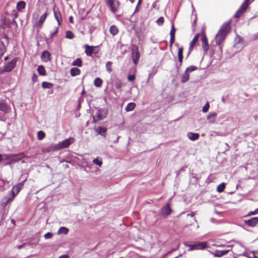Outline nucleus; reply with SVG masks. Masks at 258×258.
Returning <instances> with one entry per match:
<instances>
[{
	"instance_id": "obj_5",
	"label": "nucleus",
	"mask_w": 258,
	"mask_h": 258,
	"mask_svg": "<svg viewBox=\"0 0 258 258\" xmlns=\"http://www.w3.org/2000/svg\"><path fill=\"white\" fill-rule=\"evenodd\" d=\"M84 47L85 48V53L87 56H91L93 54H97L100 50L98 46H90L88 44H85Z\"/></svg>"
},
{
	"instance_id": "obj_47",
	"label": "nucleus",
	"mask_w": 258,
	"mask_h": 258,
	"mask_svg": "<svg viewBox=\"0 0 258 258\" xmlns=\"http://www.w3.org/2000/svg\"><path fill=\"white\" fill-rule=\"evenodd\" d=\"M183 50L182 47H180L178 49V57H183Z\"/></svg>"
},
{
	"instance_id": "obj_44",
	"label": "nucleus",
	"mask_w": 258,
	"mask_h": 258,
	"mask_svg": "<svg viewBox=\"0 0 258 258\" xmlns=\"http://www.w3.org/2000/svg\"><path fill=\"white\" fill-rule=\"evenodd\" d=\"M164 22V19L163 17H159L156 21L157 24L159 26H161L163 25Z\"/></svg>"
},
{
	"instance_id": "obj_63",
	"label": "nucleus",
	"mask_w": 258,
	"mask_h": 258,
	"mask_svg": "<svg viewBox=\"0 0 258 258\" xmlns=\"http://www.w3.org/2000/svg\"><path fill=\"white\" fill-rule=\"evenodd\" d=\"M142 1V0H139V1H138V5H141Z\"/></svg>"
},
{
	"instance_id": "obj_36",
	"label": "nucleus",
	"mask_w": 258,
	"mask_h": 258,
	"mask_svg": "<svg viewBox=\"0 0 258 258\" xmlns=\"http://www.w3.org/2000/svg\"><path fill=\"white\" fill-rule=\"evenodd\" d=\"M94 84L97 87H100L102 84V80L99 78H97L94 81Z\"/></svg>"
},
{
	"instance_id": "obj_19",
	"label": "nucleus",
	"mask_w": 258,
	"mask_h": 258,
	"mask_svg": "<svg viewBox=\"0 0 258 258\" xmlns=\"http://www.w3.org/2000/svg\"><path fill=\"white\" fill-rule=\"evenodd\" d=\"M230 250L231 249H227L223 250H217L213 253V255L215 257H221L228 253Z\"/></svg>"
},
{
	"instance_id": "obj_38",
	"label": "nucleus",
	"mask_w": 258,
	"mask_h": 258,
	"mask_svg": "<svg viewBox=\"0 0 258 258\" xmlns=\"http://www.w3.org/2000/svg\"><path fill=\"white\" fill-rule=\"evenodd\" d=\"M225 188V184L224 182H223L217 186V191L219 192H221L223 191Z\"/></svg>"
},
{
	"instance_id": "obj_55",
	"label": "nucleus",
	"mask_w": 258,
	"mask_h": 258,
	"mask_svg": "<svg viewBox=\"0 0 258 258\" xmlns=\"http://www.w3.org/2000/svg\"><path fill=\"white\" fill-rule=\"evenodd\" d=\"M178 61L180 63L179 64V67H181V64H182V59H183V57H178Z\"/></svg>"
},
{
	"instance_id": "obj_13",
	"label": "nucleus",
	"mask_w": 258,
	"mask_h": 258,
	"mask_svg": "<svg viewBox=\"0 0 258 258\" xmlns=\"http://www.w3.org/2000/svg\"><path fill=\"white\" fill-rule=\"evenodd\" d=\"M53 11L54 15V17L56 20L57 21L58 23V25L59 26L61 25L62 22V17L60 12L58 8H56L55 6L53 7Z\"/></svg>"
},
{
	"instance_id": "obj_3",
	"label": "nucleus",
	"mask_w": 258,
	"mask_h": 258,
	"mask_svg": "<svg viewBox=\"0 0 258 258\" xmlns=\"http://www.w3.org/2000/svg\"><path fill=\"white\" fill-rule=\"evenodd\" d=\"M18 60L17 57L13 59L11 61L6 63L3 67L0 68V73L5 74L6 73L11 72L15 68L17 61Z\"/></svg>"
},
{
	"instance_id": "obj_4",
	"label": "nucleus",
	"mask_w": 258,
	"mask_h": 258,
	"mask_svg": "<svg viewBox=\"0 0 258 258\" xmlns=\"http://www.w3.org/2000/svg\"><path fill=\"white\" fill-rule=\"evenodd\" d=\"M108 111L105 108L98 110L95 114V117H93V122L103 120L107 115Z\"/></svg>"
},
{
	"instance_id": "obj_39",
	"label": "nucleus",
	"mask_w": 258,
	"mask_h": 258,
	"mask_svg": "<svg viewBox=\"0 0 258 258\" xmlns=\"http://www.w3.org/2000/svg\"><path fill=\"white\" fill-rule=\"evenodd\" d=\"M112 64V62L111 61H108L106 63L105 67L106 71L109 73H111L112 71V70L111 69Z\"/></svg>"
},
{
	"instance_id": "obj_34",
	"label": "nucleus",
	"mask_w": 258,
	"mask_h": 258,
	"mask_svg": "<svg viewBox=\"0 0 258 258\" xmlns=\"http://www.w3.org/2000/svg\"><path fill=\"white\" fill-rule=\"evenodd\" d=\"M37 71L40 75L45 76L46 75V71L44 67L42 66H39L37 68Z\"/></svg>"
},
{
	"instance_id": "obj_57",
	"label": "nucleus",
	"mask_w": 258,
	"mask_h": 258,
	"mask_svg": "<svg viewBox=\"0 0 258 258\" xmlns=\"http://www.w3.org/2000/svg\"><path fill=\"white\" fill-rule=\"evenodd\" d=\"M69 21L72 24H73L74 23V21H73V16H70L69 17Z\"/></svg>"
},
{
	"instance_id": "obj_28",
	"label": "nucleus",
	"mask_w": 258,
	"mask_h": 258,
	"mask_svg": "<svg viewBox=\"0 0 258 258\" xmlns=\"http://www.w3.org/2000/svg\"><path fill=\"white\" fill-rule=\"evenodd\" d=\"M136 107V104L134 102H131L127 104L126 106L125 107V110L126 111H133Z\"/></svg>"
},
{
	"instance_id": "obj_7",
	"label": "nucleus",
	"mask_w": 258,
	"mask_h": 258,
	"mask_svg": "<svg viewBox=\"0 0 258 258\" xmlns=\"http://www.w3.org/2000/svg\"><path fill=\"white\" fill-rule=\"evenodd\" d=\"M107 5L110 8L111 11L114 13L118 11L119 2L117 0H107Z\"/></svg>"
},
{
	"instance_id": "obj_16",
	"label": "nucleus",
	"mask_w": 258,
	"mask_h": 258,
	"mask_svg": "<svg viewBox=\"0 0 258 258\" xmlns=\"http://www.w3.org/2000/svg\"><path fill=\"white\" fill-rule=\"evenodd\" d=\"M201 40L202 48L205 50V51H207L209 48V46L208 42V39L206 35L204 34L202 36Z\"/></svg>"
},
{
	"instance_id": "obj_2",
	"label": "nucleus",
	"mask_w": 258,
	"mask_h": 258,
	"mask_svg": "<svg viewBox=\"0 0 258 258\" xmlns=\"http://www.w3.org/2000/svg\"><path fill=\"white\" fill-rule=\"evenodd\" d=\"M25 156L23 152L19 153L18 154H4V160L8 161L7 164L10 165L16 162H19Z\"/></svg>"
},
{
	"instance_id": "obj_14",
	"label": "nucleus",
	"mask_w": 258,
	"mask_h": 258,
	"mask_svg": "<svg viewBox=\"0 0 258 258\" xmlns=\"http://www.w3.org/2000/svg\"><path fill=\"white\" fill-rule=\"evenodd\" d=\"M246 225L249 227H254L258 226V217H255L249 220H244Z\"/></svg>"
},
{
	"instance_id": "obj_61",
	"label": "nucleus",
	"mask_w": 258,
	"mask_h": 258,
	"mask_svg": "<svg viewBox=\"0 0 258 258\" xmlns=\"http://www.w3.org/2000/svg\"><path fill=\"white\" fill-rule=\"evenodd\" d=\"M2 160H4L3 155L0 154V162Z\"/></svg>"
},
{
	"instance_id": "obj_41",
	"label": "nucleus",
	"mask_w": 258,
	"mask_h": 258,
	"mask_svg": "<svg viewBox=\"0 0 258 258\" xmlns=\"http://www.w3.org/2000/svg\"><path fill=\"white\" fill-rule=\"evenodd\" d=\"M66 37L68 39H72L74 37V35L71 31L68 30L66 32Z\"/></svg>"
},
{
	"instance_id": "obj_48",
	"label": "nucleus",
	"mask_w": 258,
	"mask_h": 258,
	"mask_svg": "<svg viewBox=\"0 0 258 258\" xmlns=\"http://www.w3.org/2000/svg\"><path fill=\"white\" fill-rule=\"evenodd\" d=\"M53 234L51 232H47L44 235L45 239H50L52 238Z\"/></svg>"
},
{
	"instance_id": "obj_53",
	"label": "nucleus",
	"mask_w": 258,
	"mask_h": 258,
	"mask_svg": "<svg viewBox=\"0 0 258 258\" xmlns=\"http://www.w3.org/2000/svg\"><path fill=\"white\" fill-rule=\"evenodd\" d=\"M252 253L254 258H258V251H254Z\"/></svg>"
},
{
	"instance_id": "obj_29",
	"label": "nucleus",
	"mask_w": 258,
	"mask_h": 258,
	"mask_svg": "<svg viewBox=\"0 0 258 258\" xmlns=\"http://www.w3.org/2000/svg\"><path fill=\"white\" fill-rule=\"evenodd\" d=\"M26 7V3L24 1H19L17 5V9L18 11H21L22 9H25Z\"/></svg>"
},
{
	"instance_id": "obj_50",
	"label": "nucleus",
	"mask_w": 258,
	"mask_h": 258,
	"mask_svg": "<svg viewBox=\"0 0 258 258\" xmlns=\"http://www.w3.org/2000/svg\"><path fill=\"white\" fill-rule=\"evenodd\" d=\"M37 75L36 74H34L32 77V80L33 82H36L37 81Z\"/></svg>"
},
{
	"instance_id": "obj_51",
	"label": "nucleus",
	"mask_w": 258,
	"mask_h": 258,
	"mask_svg": "<svg viewBox=\"0 0 258 258\" xmlns=\"http://www.w3.org/2000/svg\"><path fill=\"white\" fill-rule=\"evenodd\" d=\"M27 177H26L25 178V180H23L21 182L17 184L19 186H20L21 188H23L24 185V183L25 182H26V181L27 180Z\"/></svg>"
},
{
	"instance_id": "obj_43",
	"label": "nucleus",
	"mask_w": 258,
	"mask_h": 258,
	"mask_svg": "<svg viewBox=\"0 0 258 258\" xmlns=\"http://www.w3.org/2000/svg\"><path fill=\"white\" fill-rule=\"evenodd\" d=\"M58 27H55L54 30L50 33V36L51 38L53 37L58 32Z\"/></svg>"
},
{
	"instance_id": "obj_37",
	"label": "nucleus",
	"mask_w": 258,
	"mask_h": 258,
	"mask_svg": "<svg viewBox=\"0 0 258 258\" xmlns=\"http://www.w3.org/2000/svg\"><path fill=\"white\" fill-rule=\"evenodd\" d=\"M48 15V14L47 12H45L43 15H42L39 20V24L41 25L43 24V23H44V21L45 20L47 16Z\"/></svg>"
},
{
	"instance_id": "obj_46",
	"label": "nucleus",
	"mask_w": 258,
	"mask_h": 258,
	"mask_svg": "<svg viewBox=\"0 0 258 258\" xmlns=\"http://www.w3.org/2000/svg\"><path fill=\"white\" fill-rule=\"evenodd\" d=\"M209 107H210V105H209V103L208 102L206 103V104L203 106V108H202V111L203 112H207L209 109Z\"/></svg>"
},
{
	"instance_id": "obj_35",
	"label": "nucleus",
	"mask_w": 258,
	"mask_h": 258,
	"mask_svg": "<svg viewBox=\"0 0 258 258\" xmlns=\"http://www.w3.org/2000/svg\"><path fill=\"white\" fill-rule=\"evenodd\" d=\"M72 65L73 66L81 67L82 65V60L81 58H78L72 62Z\"/></svg>"
},
{
	"instance_id": "obj_25",
	"label": "nucleus",
	"mask_w": 258,
	"mask_h": 258,
	"mask_svg": "<svg viewBox=\"0 0 258 258\" xmlns=\"http://www.w3.org/2000/svg\"><path fill=\"white\" fill-rule=\"evenodd\" d=\"M96 131L98 132V134L105 137L107 128L104 127L100 126L96 129Z\"/></svg>"
},
{
	"instance_id": "obj_24",
	"label": "nucleus",
	"mask_w": 258,
	"mask_h": 258,
	"mask_svg": "<svg viewBox=\"0 0 258 258\" xmlns=\"http://www.w3.org/2000/svg\"><path fill=\"white\" fill-rule=\"evenodd\" d=\"M81 73V71L80 69L77 68H72L70 70L71 75L73 77H75L78 75H79Z\"/></svg>"
},
{
	"instance_id": "obj_54",
	"label": "nucleus",
	"mask_w": 258,
	"mask_h": 258,
	"mask_svg": "<svg viewBox=\"0 0 258 258\" xmlns=\"http://www.w3.org/2000/svg\"><path fill=\"white\" fill-rule=\"evenodd\" d=\"M25 243H23V244L17 245V248L19 249H20L24 247Z\"/></svg>"
},
{
	"instance_id": "obj_52",
	"label": "nucleus",
	"mask_w": 258,
	"mask_h": 258,
	"mask_svg": "<svg viewBox=\"0 0 258 258\" xmlns=\"http://www.w3.org/2000/svg\"><path fill=\"white\" fill-rule=\"evenodd\" d=\"M11 15H12V16L13 17V18L14 19L18 17V14H17V13L16 11V10H13V13Z\"/></svg>"
},
{
	"instance_id": "obj_18",
	"label": "nucleus",
	"mask_w": 258,
	"mask_h": 258,
	"mask_svg": "<svg viewBox=\"0 0 258 258\" xmlns=\"http://www.w3.org/2000/svg\"><path fill=\"white\" fill-rule=\"evenodd\" d=\"M175 28L174 27V26L173 24H172L171 29L170 32V46H171L173 44L175 40Z\"/></svg>"
},
{
	"instance_id": "obj_33",
	"label": "nucleus",
	"mask_w": 258,
	"mask_h": 258,
	"mask_svg": "<svg viewBox=\"0 0 258 258\" xmlns=\"http://www.w3.org/2000/svg\"><path fill=\"white\" fill-rule=\"evenodd\" d=\"M53 87V84L50 82H43L42 83V87L44 89H51Z\"/></svg>"
},
{
	"instance_id": "obj_27",
	"label": "nucleus",
	"mask_w": 258,
	"mask_h": 258,
	"mask_svg": "<svg viewBox=\"0 0 258 258\" xmlns=\"http://www.w3.org/2000/svg\"><path fill=\"white\" fill-rule=\"evenodd\" d=\"M189 73L186 71H185L181 76V82L182 83L186 82L189 80Z\"/></svg>"
},
{
	"instance_id": "obj_22",
	"label": "nucleus",
	"mask_w": 258,
	"mask_h": 258,
	"mask_svg": "<svg viewBox=\"0 0 258 258\" xmlns=\"http://www.w3.org/2000/svg\"><path fill=\"white\" fill-rule=\"evenodd\" d=\"M217 114L216 112H210L207 116V119L209 120L211 123H214Z\"/></svg>"
},
{
	"instance_id": "obj_20",
	"label": "nucleus",
	"mask_w": 258,
	"mask_h": 258,
	"mask_svg": "<svg viewBox=\"0 0 258 258\" xmlns=\"http://www.w3.org/2000/svg\"><path fill=\"white\" fill-rule=\"evenodd\" d=\"M200 36V34H197L196 36L194 37L193 39L190 43V46L189 47V53H190L193 49L194 46L198 40L199 37Z\"/></svg>"
},
{
	"instance_id": "obj_31",
	"label": "nucleus",
	"mask_w": 258,
	"mask_h": 258,
	"mask_svg": "<svg viewBox=\"0 0 258 258\" xmlns=\"http://www.w3.org/2000/svg\"><path fill=\"white\" fill-rule=\"evenodd\" d=\"M109 31L113 35H116L118 32V29L117 27L115 25H112L109 29Z\"/></svg>"
},
{
	"instance_id": "obj_17",
	"label": "nucleus",
	"mask_w": 258,
	"mask_h": 258,
	"mask_svg": "<svg viewBox=\"0 0 258 258\" xmlns=\"http://www.w3.org/2000/svg\"><path fill=\"white\" fill-rule=\"evenodd\" d=\"M58 148L57 144L51 145L47 148H44L42 149L43 153L50 152L56 150H58Z\"/></svg>"
},
{
	"instance_id": "obj_26",
	"label": "nucleus",
	"mask_w": 258,
	"mask_h": 258,
	"mask_svg": "<svg viewBox=\"0 0 258 258\" xmlns=\"http://www.w3.org/2000/svg\"><path fill=\"white\" fill-rule=\"evenodd\" d=\"M41 57L44 61L46 62L48 60H50V54L49 52L47 51H44L42 54Z\"/></svg>"
},
{
	"instance_id": "obj_60",
	"label": "nucleus",
	"mask_w": 258,
	"mask_h": 258,
	"mask_svg": "<svg viewBox=\"0 0 258 258\" xmlns=\"http://www.w3.org/2000/svg\"><path fill=\"white\" fill-rule=\"evenodd\" d=\"M139 6H140V5H138V4H137V7H136V10H135V12H138V11H139Z\"/></svg>"
},
{
	"instance_id": "obj_15",
	"label": "nucleus",
	"mask_w": 258,
	"mask_h": 258,
	"mask_svg": "<svg viewBox=\"0 0 258 258\" xmlns=\"http://www.w3.org/2000/svg\"><path fill=\"white\" fill-rule=\"evenodd\" d=\"M10 109V106L4 100H0V111L6 114Z\"/></svg>"
},
{
	"instance_id": "obj_9",
	"label": "nucleus",
	"mask_w": 258,
	"mask_h": 258,
	"mask_svg": "<svg viewBox=\"0 0 258 258\" xmlns=\"http://www.w3.org/2000/svg\"><path fill=\"white\" fill-rule=\"evenodd\" d=\"M74 139L73 138L71 137L62 141V142H59L57 144L58 149L60 150L61 149L68 147L71 144H73L74 142Z\"/></svg>"
},
{
	"instance_id": "obj_21",
	"label": "nucleus",
	"mask_w": 258,
	"mask_h": 258,
	"mask_svg": "<svg viewBox=\"0 0 258 258\" xmlns=\"http://www.w3.org/2000/svg\"><path fill=\"white\" fill-rule=\"evenodd\" d=\"M187 136L189 139L193 141L198 140L200 137V135L198 133L191 132L188 133Z\"/></svg>"
},
{
	"instance_id": "obj_6",
	"label": "nucleus",
	"mask_w": 258,
	"mask_h": 258,
	"mask_svg": "<svg viewBox=\"0 0 258 258\" xmlns=\"http://www.w3.org/2000/svg\"><path fill=\"white\" fill-rule=\"evenodd\" d=\"M185 245L190 247V250L194 249H204L207 246L206 243L205 242H196L193 244H185Z\"/></svg>"
},
{
	"instance_id": "obj_10",
	"label": "nucleus",
	"mask_w": 258,
	"mask_h": 258,
	"mask_svg": "<svg viewBox=\"0 0 258 258\" xmlns=\"http://www.w3.org/2000/svg\"><path fill=\"white\" fill-rule=\"evenodd\" d=\"M15 198V195H12L10 192L6 197H4L1 203V206L5 208L8 204L11 203Z\"/></svg>"
},
{
	"instance_id": "obj_30",
	"label": "nucleus",
	"mask_w": 258,
	"mask_h": 258,
	"mask_svg": "<svg viewBox=\"0 0 258 258\" xmlns=\"http://www.w3.org/2000/svg\"><path fill=\"white\" fill-rule=\"evenodd\" d=\"M6 51V48L3 42L0 40V58Z\"/></svg>"
},
{
	"instance_id": "obj_56",
	"label": "nucleus",
	"mask_w": 258,
	"mask_h": 258,
	"mask_svg": "<svg viewBox=\"0 0 258 258\" xmlns=\"http://www.w3.org/2000/svg\"><path fill=\"white\" fill-rule=\"evenodd\" d=\"M255 214H256L255 211L254 210V211H251V212H249L247 215L250 216L251 215H255Z\"/></svg>"
},
{
	"instance_id": "obj_59",
	"label": "nucleus",
	"mask_w": 258,
	"mask_h": 258,
	"mask_svg": "<svg viewBox=\"0 0 258 258\" xmlns=\"http://www.w3.org/2000/svg\"><path fill=\"white\" fill-rule=\"evenodd\" d=\"M154 75V74H153V75ZM152 76H153V75L152 74H150L149 75L148 79V81H147L148 82L149 81L150 79L152 77Z\"/></svg>"
},
{
	"instance_id": "obj_58",
	"label": "nucleus",
	"mask_w": 258,
	"mask_h": 258,
	"mask_svg": "<svg viewBox=\"0 0 258 258\" xmlns=\"http://www.w3.org/2000/svg\"><path fill=\"white\" fill-rule=\"evenodd\" d=\"M58 258H69V256L67 254H64L60 256Z\"/></svg>"
},
{
	"instance_id": "obj_8",
	"label": "nucleus",
	"mask_w": 258,
	"mask_h": 258,
	"mask_svg": "<svg viewBox=\"0 0 258 258\" xmlns=\"http://www.w3.org/2000/svg\"><path fill=\"white\" fill-rule=\"evenodd\" d=\"M131 51L134 62L135 64H137L140 57V54L138 50V47L135 45H133Z\"/></svg>"
},
{
	"instance_id": "obj_40",
	"label": "nucleus",
	"mask_w": 258,
	"mask_h": 258,
	"mask_svg": "<svg viewBox=\"0 0 258 258\" xmlns=\"http://www.w3.org/2000/svg\"><path fill=\"white\" fill-rule=\"evenodd\" d=\"M45 137V133L42 131H39L37 133V137L39 140H42Z\"/></svg>"
},
{
	"instance_id": "obj_11",
	"label": "nucleus",
	"mask_w": 258,
	"mask_h": 258,
	"mask_svg": "<svg viewBox=\"0 0 258 258\" xmlns=\"http://www.w3.org/2000/svg\"><path fill=\"white\" fill-rule=\"evenodd\" d=\"M249 5V2H244L240 8L237 11L236 14H235V17L238 18L239 17L243 12H244L247 9L248 6Z\"/></svg>"
},
{
	"instance_id": "obj_12",
	"label": "nucleus",
	"mask_w": 258,
	"mask_h": 258,
	"mask_svg": "<svg viewBox=\"0 0 258 258\" xmlns=\"http://www.w3.org/2000/svg\"><path fill=\"white\" fill-rule=\"evenodd\" d=\"M172 212V210L170 207L169 204H166L165 206L163 207L160 211V215L164 217H167L170 215Z\"/></svg>"
},
{
	"instance_id": "obj_64",
	"label": "nucleus",
	"mask_w": 258,
	"mask_h": 258,
	"mask_svg": "<svg viewBox=\"0 0 258 258\" xmlns=\"http://www.w3.org/2000/svg\"><path fill=\"white\" fill-rule=\"evenodd\" d=\"M9 58V57L8 56H6L4 58L5 60L6 61Z\"/></svg>"
},
{
	"instance_id": "obj_42",
	"label": "nucleus",
	"mask_w": 258,
	"mask_h": 258,
	"mask_svg": "<svg viewBox=\"0 0 258 258\" xmlns=\"http://www.w3.org/2000/svg\"><path fill=\"white\" fill-rule=\"evenodd\" d=\"M198 69V68L194 66H191L186 68L185 71H186L188 73L190 72H194Z\"/></svg>"
},
{
	"instance_id": "obj_49",
	"label": "nucleus",
	"mask_w": 258,
	"mask_h": 258,
	"mask_svg": "<svg viewBox=\"0 0 258 258\" xmlns=\"http://www.w3.org/2000/svg\"><path fill=\"white\" fill-rule=\"evenodd\" d=\"M135 79H136L135 76L134 75L128 76V78H127L128 80L131 82L134 81L135 80Z\"/></svg>"
},
{
	"instance_id": "obj_62",
	"label": "nucleus",
	"mask_w": 258,
	"mask_h": 258,
	"mask_svg": "<svg viewBox=\"0 0 258 258\" xmlns=\"http://www.w3.org/2000/svg\"><path fill=\"white\" fill-rule=\"evenodd\" d=\"M188 215H189V216H191V217H194V216H195V213H191V214H188Z\"/></svg>"
},
{
	"instance_id": "obj_32",
	"label": "nucleus",
	"mask_w": 258,
	"mask_h": 258,
	"mask_svg": "<svg viewBox=\"0 0 258 258\" xmlns=\"http://www.w3.org/2000/svg\"><path fill=\"white\" fill-rule=\"evenodd\" d=\"M69 229L65 227H61L57 231L58 234H67L69 232Z\"/></svg>"
},
{
	"instance_id": "obj_23",
	"label": "nucleus",
	"mask_w": 258,
	"mask_h": 258,
	"mask_svg": "<svg viewBox=\"0 0 258 258\" xmlns=\"http://www.w3.org/2000/svg\"><path fill=\"white\" fill-rule=\"evenodd\" d=\"M22 188H21L20 186H19L18 184H16L14 185L12 189L11 190L10 193L13 195V194L15 195V197L19 194V192L20 191V190L22 189Z\"/></svg>"
},
{
	"instance_id": "obj_1",
	"label": "nucleus",
	"mask_w": 258,
	"mask_h": 258,
	"mask_svg": "<svg viewBox=\"0 0 258 258\" xmlns=\"http://www.w3.org/2000/svg\"><path fill=\"white\" fill-rule=\"evenodd\" d=\"M230 29V23H225L222 25L215 37L217 44L220 45L221 43H222L225 39Z\"/></svg>"
},
{
	"instance_id": "obj_45",
	"label": "nucleus",
	"mask_w": 258,
	"mask_h": 258,
	"mask_svg": "<svg viewBox=\"0 0 258 258\" xmlns=\"http://www.w3.org/2000/svg\"><path fill=\"white\" fill-rule=\"evenodd\" d=\"M93 163L94 164H95L99 166H101L102 164V162L101 160L99 159L98 158H96L93 159Z\"/></svg>"
}]
</instances>
